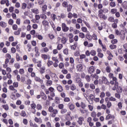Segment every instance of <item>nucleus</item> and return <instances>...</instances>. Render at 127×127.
<instances>
[{
	"instance_id": "1",
	"label": "nucleus",
	"mask_w": 127,
	"mask_h": 127,
	"mask_svg": "<svg viewBox=\"0 0 127 127\" xmlns=\"http://www.w3.org/2000/svg\"><path fill=\"white\" fill-rule=\"evenodd\" d=\"M111 85H114V87L112 88L113 91H117V93L121 94L123 92V88L122 86H119V82H118V78L117 77L113 78V81L110 82Z\"/></svg>"
},
{
	"instance_id": "2",
	"label": "nucleus",
	"mask_w": 127,
	"mask_h": 127,
	"mask_svg": "<svg viewBox=\"0 0 127 127\" xmlns=\"http://www.w3.org/2000/svg\"><path fill=\"white\" fill-rule=\"evenodd\" d=\"M108 12H109V10L107 8L99 9L98 10V17L101 20H107L108 19V16L105 13H108Z\"/></svg>"
},
{
	"instance_id": "3",
	"label": "nucleus",
	"mask_w": 127,
	"mask_h": 127,
	"mask_svg": "<svg viewBox=\"0 0 127 127\" xmlns=\"http://www.w3.org/2000/svg\"><path fill=\"white\" fill-rule=\"evenodd\" d=\"M5 65H3V67L5 66V67H7L8 63L10 64H13L14 63V59L13 58H11V55L10 54L7 53L5 54ZM10 62H9V60Z\"/></svg>"
},
{
	"instance_id": "4",
	"label": "nucleus",
	"mask_w": 127,
	"mask_h": 127,
	"mask_svg": "<svg viewBox=\"0 0 127 127\" xmlns=\"http://www.w3.org/2000/svg\"><path fill=\"white\" fill-rule=\"evenodd\" d=\"M46 95L50 94L51 97H55V89L52 87H50L48 89L45 90Z\"/></svg>"
},
{
	"instance_id": "5",
	"label": "nucleus",
	"mask_w": 127,
	"mask_h": 127,
	"mask_svg": "<svg viewBox=\"0 0 127 127\" xmlns=\"http://www.w3.org/2000/svg\"><path fill=\"white\" fill-rule=\"evenodd\" d=\"M48 111L49 113H53L51 115L52 118H55L57 114H58V110L57 109H54L52 106H50L49 107Z\"/></svg>"
},
{
	"instance_id": "6",
	"label": "nucleus",
	"mask_w": 127,
	"mask_h": 127,
	"mask_svg": "<svg viewBox=\"0 0 127 127\" xmlns=\"http://www.w3.org/2000/svg\"><path fill=\"white\" fill-rule=\"evenodd\" d=\"M62 29L64 32H67L69 30V27L67 26L66 23H63L62 24Z\"/></svg>"
},
{
	"instance_id": "7",
	"label": "nucleus",
	"mask_w": 127,
	"mask_h": 127,
	"mask_svg": "<svg viewBox=\"0 0 127 127\" xmlns=\"http://www.w3.org/2000/svg\"><path fill=\"white\" fill-rule=\"evenodd\" d=\"M74 58L72 57L69 58V63L71 64V66L72 70L75 69V64L74 63Z\"/></svg>"
},
{
	"instance_id": "8",
	"label": "nucleus",
	"mask_w": 127,
	"mask_h": 127,
	"mask_svg": "<svg viewBox=\"0 0 127 127\" xmlns=\"http://www.w3.org/2000/svg\"><path fill=\"white\" fill-rule=\"evenodd\" d=\"M84 121H85V119L84 118V117L80 116L78 118V120H77V124H78V125H79V126H82V125H83V122H84Z\"/></svg>"
},
{
	"instance_id": "9",
	"label": "nucleus",
	"mask_w": 127,
	"mask_h": 127,
	"mask_svg": "<svg viewBox=\"0 0 127 127\" xmlns=\"http://www.w3.org/2000/svg\"><path fill=\"white\" fill-rule=\"evenodd\" d=\"M87 123L89 124V126L90 127H97L96 126H94V123L92 122V118L88 117L87 120Z\"/></svg>"
},
{
	"instance_id": "10",
	"label": "nucleus",
	"mask_w": 127,
	"mask_h": 127,
	"mask_svg": "<svg viewBox=\"0 0 127 127\" xmlns=\"http://www.w3.org/2000/svg\"><path fill=\"white\" fill-rule=\"evenodd\" d=\"M77 72H83V65L82 64H78L76 66Z\"/></svg>"
},
{
	"instance_id": "11",
	"label": "nucleus",
	"mask_w": 127,
	"mask_h": 127,
	"mask_svg": "<svg viewBox=\"0 0 127 127\" xmlns=\"http://www.w3.org/2000/svg\"><path fill=\"white\" fill-rule=\"evenodd\" d=\"M34 81L37 83H40V84H43V79H41L40 77L36 76L34 78Z\"/></svg>"
},
{
	"instance_id": "12",
	"label": "nucleus",
	"mask_w": 127,
	"mask_h": 127,
	"mask_svg": "<svg viewBox=\"0 0 127 127\" xmlns=\"http://www.w3.org/2000/svg\"><path fill=\"white\" fill-rule=\"evenodd\" d=\"M114 22V23H113L112 24V27L113 28H118V23H119V19L116 18L115 19V21Z\"/></svg>"
},
{
	"instance_id": "13",
	"label": "nucleus",
	"mask_w": 127,
	"mask_h": 127,
	"mask_svg": "<svg viewBox=\"0 0 127 127\" xmlns=\"http://www.w3.org/2000/svg\"><path fill=\"white\" fill-rule=\"evenodd\" d=\"M107 54H108V55H109V56L107 57L108 60L109 61H111V60H112V59H113V57H114V55H113V54H112V53L111 52V51L108 50L106 52Z\"/></svg>"
},
{
	"instance_id": "14",
	"label": "nucleus",
	"mask_w": 127,
	"mask_h": 127,
	"mask_svg": "<svg viewBox=\"0 0 127 127\" xmlns=\"http://www.w3.org/2000/svg\"><path fill=\"white\" fill-rule=\"evenodd\" d=\"M41 56V58L44 60H47V59H48V60H50V56H49V55L42 54Z\"/></svg>"
},
{
	"instance_id": "15",
	"label": "nucleus",
	"mask_w": 127,
	"mask_h": 127,
	"mask_svg": "<svg viewBox=\"0 0 127 127\" xmlns=\"http://www.w3.org/2000/svg\"><path fill=\"white\" fill-rule=\"evenodd\" d=\"M88 72L89 74H93L95 72V67L94 66H91L88 68Z\"/></svg>"
},
{
	"instance_id": "16",
	"label": "nucleus",
	"mask_w": 127,
	"mask_h": 127,
	"mask_svg": "<svg viewBox=\"0 0 127 127\" xmlns=\"http://www.w3.org/2000/svg\"><path fill=\"white\" fill-rule=\"evenodd\" d=\"M115 120V116L112 115L111 114H108L105 118L106 121H108V120Z\"/></svg>"
},
{
	"instance_id": "17",
	"label": "nucleus",
	"mask_w": 127,
	"mask_h": 127,
	"mask_svg": "<svg viewBox=\"0 0 127 127\" xmlns=\"http://www.w3.org/2000/svg\"><path fill=\"white\" fill-rule=\"evenodd\" d=\"M68 107L70 111H74V109H75V105L71 103H68Z\"/></svg>"
},
{
	"instance_id": "18",
	"label": "nucleus",
	"mask_w": 127,
	"mask_h": 127,
	"mask_svg": "<svg viewBox=\"0 0 127 127\" xmlns=\"http://www.w3.org/2000/svg\"><path fill=\"white\" fill-rule=\"evenodd\" d=\"M42 24L44 27H47L48 26H49V22L47 20H43Z\"/></svg>"
},
{
	"instance_id": "19",
	"label": "nucleus",
	"mask_w": 127,
	"mask_h": 127,
	"mask_svg": "<svg viewBox=\"0 0 127 127\" xmlns=\"http://www.w3.org/2000/svg\"><path fill=\"white\" fill-rule=\"evenodd\" d=\"M102 82L104 83V84H106V85H109L110 84V82H109V80L107 78V77L105 76L102 77Z\"/></svg>"
},
{
	"instance_id": "20",
	"label": "nucleus",
	"mask_w": 127,
	"mask_h": 127,
	"mask_svg": "<svg viewBox=\"0 0 127 127\" xmlns=\"http://www.w3.org/2000/svg\"><path fill=\"white\" fill-rule=\"evenodd\" d=\"M41 99L43 100V101H46V100H47V96L42 91H41Z\"/></svg>"
},
{
	"instance_id": "21",
	"label": "nucleus",
	"mask_w": 127,
	"mask_h": 127,
	"mask_svg": "<svg viewBox=\"0 0 127 127\" xmlns=\"http://www.w3.org/2000/svg\"><path fill=\"white\" fill-rule=\"evenodd\" d=\"M8 89L10 91H14V94L17 93V90L15 89L13 85H10L8 87Z\"/></svg>"
},
{
	"instance_id": "22",
	"label": "nucleus",
	"mask_w": 127,
	"mask_h": 127,
	"mask_svg": "<svg viewBox=\"0 0 127 127\" xmlns=\"http://www.w3.org/2000/svg\"><path fill=\"white\" fill-rule=\"evenodd\" d=\"M26 7H27V4L25 2L22 3L21 4V9L23 10L26 9Z\"/></svg>"
},
{
	"instance_id": "23",
	"label": "nucleus",
	"mask_w": 127,
	"mask_h": 127,
	"mask_svg": "<svg viewBox=\"0 0 127 127\" xmlns=\"http://www.w3.org/2000/svg\"><path fill=\"white\" fill-rule=\"evenodd\" d=\"M49 52V48H47V47H45L43 48L41 50V52H42V53H47V52Z\"/></svg>"
},
{
	"instance_id": "24",
	"label": "nucleus",
	"mask_w": 127,
	"mask_h": 127,
	"mask_svg": "<svg viewBox=\"0 0 127 127\" xmlns=\"http://www.w3.org/2000/svg\"><path fill=\"white\" fill-rule=\"evenodd\" d=\"M67 41H68V39L65 37H63L61 39V43L63 44H66Z\"/></svg>"
},
{
	"instance_id": "25",
	"label": "nucleus",
	"mask_w": 127,
	"mask_h": 127,
	"mask_svg": "<svg viewBox=\"0 0 127 127\" xmlns=\"http://www.w3.org/2000/svg\"><path fill=\"white\" fill-rule=\"evenodd\" d=\"M31 11L33 13H35V14H38L39 13V10L36 8L31 9Z\"/></svg>"
},
{
	"instance_id": "26",
	"label": "nucleus",
	"mask_w": 127,
	"mask_h": 127,
	"mask_svg": "<svg viewBox=\"0 0 127 127\" xmlns=\"http://www.w3.org/2000/svg\"><path fill=\"white\" fill-rule=\"evenodd\" d=\"M122 6L124 9H127V1H124L122 3Z\"/></svg>"
},
{
	"instance_id": "27",
	"label": "nucleus",
	"mask_w": 127,
	"mask_h": 127,
	"mask_svg": "<svg viewBox=\"0 0 127 127\" xmlns=\"http://www.w3.org/2000/svg\"><path fill=\"white\" fill-rule=\"evenodd\" d=\"M20 32H21V29L20 28H18L17 31L14 32V35H19V34H20Z\"/></svg>"
},
{
	"instance_id": "28",
	"label": "nucleus",
	"mask_w": 127,
	"mask_h": 127,
	"mask_svg": "<svg viewBox=\"0 0 127 127\" xmlns=\"http://www.w3.org/2000/svg\"><path fill=\"white\" fill-rule=\"evenodd\" d=\"M57 91H58V92H63V87H62V86L60 85L57 86Z\"/></svg>"
},
{
	"instance_id": "29",
	"label": "nucleus",
	"mask_w": 127,
	"mask_h": 127,
	"mask_svg": "<svg viewBox=\"0 0 127 127\" xmlns=\"http://www.w3.org/2000/svg\"><path fill=\"white\" fill-rule=\"evenodd\" d=\"M42 11L44 13H45L46 12V10H47V5L45 4L42 6Z\"/></svg>"
},
{
	"instance_id": "30",
	"label": "nucleus",
	"mask_w": 127,
	"mask_h": 127,
	"mask_svg": "<svg viewBox=\"0 0 127 127\" xmlns=\"http://www.w3.org/2000/svg\"><path fill=\"white\" fill-rule=\"evenodd\" d=\"M108 21H109V22H115V18L114 16H110L108 18Z\"/></svg>"
},
{
	"instance_id": "31",
	"label": "nucleus",
	"mask_w": 127,
	"mask_h": 127,
	"mask_svg": "<svg viewBox=\"0 0 127 127\" xmlns=\"http://www.w3.org/2000/svg\"><path fill=\"white\" fill-rule=\"evenodd\" d=\"M0 26L4 28L6 27V24L5 22H3V21H0Z\"/></svg>"
},
{
	"instance_id": "32",
	"label": "nucleus",
	"mask_w": 127,
	"mask_h": 127,
	"mask_svg": "<svg viewBox=\"0 0 127 127\" xmlns=\"http://www.w3.org/2000/svg\"><path fill=\"white\" fill-rule=\"evenodd\" d=\"M85 37H86V38L87 39L88 41H92V36H91V35H90V34H87L85 35Z\"/></svg>"
},
{
	"instance_id": "33",
	"label": "nucleus",
	"mask_w": 127,
	"mask_h": 127,
	"mask_svg": "<svg viewBox=\"0 0 127 127\" xmlns=\"http://www.w3.org/2000/svg\"><path fill=\"white\" fill-rule=\"evenodd\" d=\"M1 107L5 110V111H8L9 107H8V105L5 104L1 106Z\"/></svg>"
},
{
	"instance_id": "34",
	"label": "nucleus",
	"mask_w": 127,
	"mask_h": 127,
	"mask_svg": "<svg viewBox=\"0 0 127 127\" xmlns=\"http://www.w3.org/2000/svg\"><path fill=\"white\" fill-rule=\"evenodd\" d=\"M34 121L36 123H40V124H42V119L41 118L38 119L37 117H35Z\"/></svg>"
},
{
	"instance_id": "35",
	"label": "nucleus",
	"mask_w": 127,
	"mask_h": 127,
	"mask_svg": "<svg viewBox=\"0 0 127 127\" xmlns=\"http://www.w3.org/2000/svg\"><path fill=\"white\" fill-rule=\"evenodd\" d=\"M32 46H31V44H30V43H28L27 45V48L28 49V52H30V51H31V50H32Z\"/></svg>"
},
{
	"instance_id": "36",
	"label": "nucleus",
	"mask_w": 127,
	"mask_h": 127,
	"mask_svg": "<svg viewBox=\"0 0 127 127\" xmlns=\"http://www.w3.org/2000/svg\"><path fill=\"white\" fill-rule=\"evenodd\" d=\"M52 84H53L52 80H47L46 85V86H50L52 85Z\"/></svg>"
},
{
	"instance_id": "37",
	"label": "nucleus",
	"mask_w": 127,
	"mask_h": 127,
	"mask_svg": "<svg viewBox=\"0 0 127 127\" xmlns=\"http://www.w3.org/2000/svg\"><path fill=\"white\" fill-rule=\"evenodd\" d=\"M20 116L21 117L25 118V117H26V112H25V111L24 110L22 111L20 113Z\"/></svg>"
},
{
	"instance_id": "38",
	"label": "nucleus",
	"mask_w": 127,
	"mask_h": 127,
	"mask_svg": "<svg viewBox=\"0 0 127 127\" xmlns=\"http://www.w3.org/2000/svg\"><path fill=\"white\" fill-rule=\"evenodd\" d=\"M73 8V6L71 4H68L67 8V12H70L71 10H72V8Z\"/></svg>"
},
{
	"instance_id": "39",
	"label": "nucleus",
	"mask_w": 127,
	"mask_h": 127,
	"mask_svg": "<svg viewBox=\"0 0 127 127\" xmlns=\"http://www.w3.org/2000/svg\"><path fill=\"white\" fill-rule=\"evenodd\" d=\"M63 48V44H59L57 47V50H61Z\"/></svg>"
},
{
	"instance_id": "40",
	"label": "nucleus",
	"mask_w": 127,
	"mask_h": 127,
	"mask_svg": "<svg viewBox=\"0 0 127 127\" xmlns=\"http://www.w3.org/2000/svg\"><path fill=\"white\" fill-rule=\"evenodd\" d=\"M92 39H93V40H95L97 41L98 40V37L97 36V34L94 33L92 36Z\"/></svg>"
},
{
	"instance_id": "41",
	"label": "nucleus",
	"mask_w": 127,
	"mask_h": 127,
	"mask_svg": "<svg viewBox=\"0 0 127 127\" xmlns=\"http://www.w3.org/2000/svg\"><path fill=\"white\" fill-rule=\"evenodd\" d=\"M33 5H34V3L32 2H30L28 4V6H27V8H28V9H30V8H31L32 6H33Z\"/></svg>"
},
{
	"instance_id": "42",
	"label": "nucleus",
	"mask_w": 127,
	"mask_h": 127,
	"mask_svg": "<svg viewBox=\"0 0 127 127\" xmlns=\"http://www.w3.org/2000/svg\"><path fill=\"white\" fill-rule=\"evenodd\" d=\"M40 74H44L45 73V67H41L40 69Z\"/></svg>"
},
{
	"instance_id": "43",
	"label": "nucleus",
	"mask_w": 127,
	"mask_h": 127,
	"mask_svg": "<svg viewBox=\"0 0 127 127\" xmlns=\"http://www.w3.org/2000/svg\"><path fill=\"white\" fill-rule=\"evenodd\" d=\"M51 17L53 21H55V20L56 19V14L54 13L51 14Z\"/></svg>"
},
{
	"instance_id": "44",
	"label": "nucleus",
	"mask_w": 127,
	"mask_h": 127,
	"mask_svg": "<svg viewBox=\"0 0 127 127\" xmlns=\"http://www.w3.org/2000/svg\"><path fill=\"white\" fill-rule=\"evenodd\" d=\"M118 12V9L116 8L111 9V13L112 14H115Z\"/></svg>"
},
{
	"instance_id": "45",
	"label": "nucleus",
	"mask_w": 127,
	"mask_h": 127,
	"mask_svg": "<svg viewBox=\"0 0 127 127\" xmlns=\"http://www.w3.org/2000/svg\"><path fill=\"white\" fill-rule=\"evenodd\" d=\"M37 110L38 111H41L42 110V106L40 104H37V106H36Z\"/></svg>"
},
{
	"instance_id": "46",
	"label": "nucleus",
	"mask_w": 127,
	"mask_h": 127,
	"mask_svg": "<svg viewBox=\"0 0 127 127\" xmlns=\"http://www.w3.org/2000/svg\"><path fill=\"white\" fill-rule=\"evenodd\" d=\"M96 54H97V52H96V51L94 50H92L90 51V55L92 56H96Z\"/></svg>"
},
{
	"instance_id": "47",
	"label": "nucleus",
	"mask_w": 127,
	"mask_h": 127,
	"mask_svg": "<svg viewBox=\"0 0 127 127\" xmlns=\"http://www.w3.org/2000/svg\"><path fill=\"white\" fill-rule=\"evenodd\" d=\"M52 65H53V62H52V61H50L49 60L47 62L48 67H50V66Z\"/></svg>"
},
{
	"instance_id": "48",
	"label": "nucleus",
	"mask_w": 127,
	"mask_h": 127,
	"mask_svg": "<svg viewBox=\"0 0 127 127\" xmlns=\"http://www.w3.org/2000/svg\"><path fill=\"white\" fill-rule=\"evenodd\" d=\"M14 67H15L16 69H19V68H20V64H18V63H15L14 64Z\"/></svg>"
},
{
	"instance_id": "49",
	"label": "nucleus",
	"mask_w": 127,
	"mask_h": 127,
	"mask_svg": "<svg viewBox=\"0 0 127 127\" xmlns=\"http://www.w3.org/2000/svg\"><path fill=\"white\" fill-rule=\"evenodd\" d=\"M63 53L65 55H68V54H69V51H68V49H64Z\"/></svg>"
},
{
	"instance_id": "50",
	"label": "nucleus",
	"mask_w": 127,
	"mask_h": 127,
	"mask_svg": "<svg viewBox=\"0 0 127 127\" xmlns=\"http://www.w3.org/2000/svg\"><path fill=\"white\" fill-rule=\"evenodd\" d=\"M19 73L20 75H23V74H24V73H25V71H24V69L23 68H20L19 70Z\"/></svg>"
},
{
	"instance_id": "51",
	"label": "nucleus",
	"mask_w": 127,
	"mask_h": 127,
	"mask_svg": "<svg viewBox=\"0 0 127 127\" xmlns=\"http://www.w3.org/2000/svg\"><path fill=\"white\" fill-rule=\"evenodd\" d=\"M91 76H92V78H94L96 80H98L99 79V75L97 73H95L94 74H91Z\"/></svg>"
},
{
	"instance_id": "52",
	"label": "nucleus",
	"mask_w": 127,
	"mask_h": 127,
	"mask_svg": "<svg viewBox=\"0 0 127 127\" xmlns=\"http://www.w3.org/2000/svg\"><path fill=\"white\" fill-rule=\"evenodd\" d=\"M64 65L63 63H60L59 64V68H60V69H64Z\"/></svg>"
},
{
	"instance_id": "53",
	"label": "nucleus",
	"mask_w": 127,
	"mask_h": 127,
	"mask_svg": "<svg viewBox=\"0 0 127 127\" xmlns=\"http://www.w3.org/2000/svg\"><path fill=\"white\" fill-rule=\"evenodd\" d=\"M41 18H42V19H44V20H46L47 19V16H46L45 14H41Z\"/></svg>"
},
{
	"instance_id": "54",
	"label": "nucleus",
	"mask_w": 127,
	"mask_h": 127,
	"mask_svg": "<svg viewBox=\"0 0 127 127\" xmlns=\"http://www.w3.org/2000/svg\"><path fill=\"white\" fill-rule=\"evenodd\" d=\"M52 59L54 62H59V60L57 58V57H53Z\"/></svg>"
},
{
	"instance_id": "55",
	"label": "nucleus",
	"mask_w": 127,
	"mask_h": 127,
	"mask_svg": "<svg viewBox=\"0 0 127 127\" xmlns=\"http://www.w3.org/2000/svg\"><path fill=\"white\" fill-rule=\"evenodd\" d=\"M89 87L91 89V90H95V89H96V86H95V84L93 83H91L89 85Z\"/></svg>"
},
{
	"instance_id": "56",
	"label": "nucleus",
	"mask_w": 127,
	"mask_h": 127,
	"mask_svg": "<svg viewBox=\"0 0 127 127\" xmlns=\"http://www.w3.org/2000/svg\"><path fill=\"white\" fill-rule=\"evenodd\" d=\"M37 67H39V68H41V66H42L41 61H38L37 62Z\"/></svg>"
},
{
	"instance_id": "57",
	"label": "nucleus",
	"mask_w": 127,
	"mask_h": 127,
	"mask_svg": "<svg viewBox=\"0 0 127 127\" xmlns=\"http://www.w3.org/2000/svg\"><path fill=\"white\" fill-rule=\"evenodd\" d=\"M55 102L56 104H59V103H60V98H59V97H56Z\"/></svg>"
},
{
	"instance_id": "58",
	"label": "nucleus",
	"mask_w": 127,
	"mask_h": 127,
	"mask_svg": "<svg viewBox=\"0 0 127 127\" xmlns=\"http://www.w3.org/2000/svg\"><path fill=\"white\" fill-rule=\"evenodd\" d=\"M79 37L83 39V38H85V34H84L83 33H79Z\"/></svg>"
},
{
	"instance_id": "59",
	"label": "nucleus",
	"mask_w": 127,
	"mask_h": 127,
	"mask_svg": "<svg viewBox=\"0 0 127 127\" xmlns=\"http://www.w3.org/2000/svg\"><path fill=\"white\" fill-rule=\"evenodd\" d=\"M80 107L81 109H85L86 108V104L84 102H81Z\"/></svg>"
},
{
	"instance_id": "60",
	"label": "nucleus",
	"mask_w": 127,
	"mask_h": 127,
	"mask_svg": "<svg viewBox=\"0 0 127 127\" xmlns=\"http://www.w3.org/2000/svg\"><path fill=\"white\" fill-rule=\"evenodd\" d=\"M110 49H111L112 50H114V49H116V48H117V45H114L113 44V45H111L110 46Z\"/></svg>"
},
{
	"instance_id": "61",
	"label": "nucleus",
	"mask_w": 127,
	"mask_h": 127,
	"mask_svg": "<svg viewBox=\"0 0 127 127\" xmlns=\"http://www.w3.org/2000/svg\"><path fill=\"white\" fill-rule=\"evenodd\" d=\"M62 5L64 7H67L68 3L67 2V1H64L62 3Z\"/></svg>"
},
{
	"instance_id": "62",
	"label": "nucleus",
	"mask_w": 127,
	"mask_h": 127,
	"mask_svg": "<svg viewBox=\"0 0 127 127\" xmlns=\"http://www.w3.org/2000/svg\"><path fill=\"white\" fill-rule=\"evenodd\" d=\"M16 61H20V56H19V54L16 53Z\"/></svg>"
},
{
	"instance_id": "63",
	"label": "nucleus",
	"mask_w": 127,
	"mask_h": 127,
	"mask_svg": "<svg viewBox=\"0 0 127 127\" xmlns=\"http://www.w3.org/2000/svg\"><path fill=\"white\" fill-rule=\"evenodd\" d=\"M23 24H30V20L29 19H26L23 22Z\"/></svg>"
},
{
	"instance_id": "64",
	"label": "nucleus",
	"mask_w": 127,
	"mask_h": 127,
	"mask_svg": "<svg viewBox=\"0 0 127 127\" xmlns=\"http://www.w3.org/2000/svg\"><path fill=\"white\" fill-rule=\"evenodd\" d=\"M70 90H71V91H75V90H76V86L75 84L71 85L70 86Z\"/></svg>"
}]
</instances>
